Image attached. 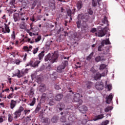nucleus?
I'll return each mask as SVG.
<instances>
[{"label":"nucleus","mask_w":125,"mask_h":125,"mask_svg":"<svg viewBox=\"0 0 125 125\" xmlns=\"http://www.w3.org/2000/svg\"><path fill=\"white\" fill-rule=\"evenodd\" d=\"M58 56V52H54V53L52 55L49 54L45 57V62L49 61L50 63H52V64L54 63V62H57Z\"/></svg>","instance_id":"1"},{"label":"nucleus","mask_w":125,"mask_h":125,"mask_svg":"<svg viewBox=\"0 0 125 125\" xmlns=\"http://www.w3.org/2000/svg\"><path fill=\"white\" fill-rule=\"evenodd\" d=\"M67 66H68V61H64L63 62H62V64L58 66L57 72L58 73H62V72H64V69H65Z\"/></svg>","instance_id":"2"},{"label":"nucleus","mask_w":125,"mask_h":125,"mask_svg":"<svg viewBox=\"0 0 125 125\" xmlns=\"http://www.w3.org/2000/svg\"><path fill=\"white\" fill-rule=\"evenodd\" d=\"M81 95L79 93L75 94L74 95V100L75 102H77V104H76V106H79V105H83V100L80 99Z\"/></svg>","instance_id":"3"},{"label":"nucleus","mask_w":125,"mask_h":125,"mask_svg":"<svg viewBox=\"0 0 125 125\" xmlns=\"http://www.w3.org/2000/svg\"><path fill=\"white\" fill-rule=\"evenodd\" d=\"M72 108H73V106L70 105L68 106L67 108L64 109L63 112H62L61 113V115H64V116H69V115H71L72 114Z\"/></svg>","instance_id":"4"},{"label":"nucleus","mask_w":125,"mask_h":125,"mask_svg":"<svg viewBox=\"0 0 125 125\" xmlns=\"http://www.w3.org/2000/svg\"><path fill=\"white\" fill-rule=\"evenodd\" d=\"M24 111V107L22 106H20L18 110H16L14 113L15 115L14 119H18L21 116V113Z\"/></svg>","instance_id":"5"},{"label":"nucleus","mask_w":125,"mask_h":125,"mask_svg":"<svg viewBox=\"0 0 125 125\" xmlns=\"http://www.w3.org/2000/svg\"><path fill=\"white\" fill-rule=\"evenodd\" d=\"M106 29L107 27H105L104 30H100L98 32L95 33V35L97 37H99L100 38H102V37H104L105 35H106Z\"/></svg>","instance_id":"6"},{"label":"nucleus","mask_w":125,"mask_h":125,"mask_svg":"<svg viewBox=\"0 0 125 125\" xmlns=\"http://www.w3.org/2000/svg\"><path fill=\"white\" fill-rule=\"evenodd\" d=\"M80 106L81 105H79V106L77 105V108H78V110L81 112V113H82V114H85V113H86L88 110L87 106L85 105Z\"/></svg>","instance_id":"7"},{"label":"nucleus","mask_w":125,"mask_h":125,"mask_svg":"<svg viewBox=\"0 0 125 125\" xmlns=\"http://www.w3.org/2000/svg\"><path fill=\"white\" fill-rule=\"evenodd\" d=\"M78 19H81L83 22H87L88 19H89V16L86 15H83V14H80L78 15Z\"/></svg>","instance_id":"8"},{"label":"nucleus","mask_w":125,"mask_h":125,"mask_svg":"<svg viewBox=\"0 0 125 125\" xmlns=\"http://www.w3.org/2000/svg\"><path fill=\"white\" fill-rule=\"evenodd\" d=\"M95 87L98 90H102L104 88V83L102 82H97Z\"/></svg>","instance_id":"9"},{"label":"nucleus","mask_w":125,"mask_h":125,"mask_svg":"<svg viewBox=\"0 0 125 125\" xmlns=\"http://www.w3.org/2000/svg\"><path fill=\"white\" fill-rule=\"evenodd\" d=\"M68 120H69L70 122L75 123V122H77V118L76 117V116H75V114L71 113L68 117Z\"/></svg>","instance_id":"10"},{"label":"nucleus","mask_w":125,"mask_h":125,"mask_svg":"<svg viewBox=\"0 0 125 125\" xmlns=\"http://www.w3.org/2000/svg\"><path fill=\"white\" fill-rule=\"evenodd\" d=\"M57 108L59 111H62L65 109V104L63 103H59L57 105Z\"/></svg>","instance_id":"11"},{"label":"nucleus","mask_w":125,"mask_h":125,"mask_svg":"<svg viewBox=\"0 0 125 125\" xmlns=\"http://www.w3.org/2000/svg\"><path fill=\"white\" fill-rule=\"evenodd\" d=\"M63 99V94L60 93V94H57L55 96V100L56 101H61L62 99Z\"/></svg>","instance_id":"12"},{"label":"nucleus","mask_w":125,"mask_h":125,"mask_svg":"<svg viewBox=\"0 0 125 125\" xmlns=\"http://www.w3.org/2000/svg\"><path fill=\"white\" fill-rule=\"evenodd\" d=\"M16 104H17V102H16V101H14V100H12L10 104L11 109H14L16 106Z\"/></svg>","instance_id":"13"},{"label":"nucleus","mask_w":125,"mask_h":125,"mask_svg":"<svg viewBox=\"0 0 125 125\" xmlns=\"http://www.w3.org/2000/svg\"><path fill=\"white\" fill-rule=\"evenodd\" d=\"M13 18L15 22L20 21V16L18 13H15L13 16Z\"/></svg>","instance_id":"14"},{"label":"nucleus","mask_w":125,"mask_h":125,"mask_svg":"<svg viewBox=\"0 0 125 125\" xmlns=\"http://www.w3.org/2000/svg\"><path fill=\"white\" fill-rule=\"evenodd\" d=\"M113 100V95L110 94L106 97V103L107 104H110Z\"/></svg>","instance_id":"15"},{"label":"nucleus","mask_w":125,"mask_h":125,"mask_svg":"<svg viewBox=\"0 0 125 125\" xmlns=\"http://www.w3.org/2000/svg\"><path fill=\"white\" fill-rule=\"evenodd\" d=\"M104 118V114H102L95 116V117L93 119V121L96 122V121H98V120H101Z\"/></svg>","instance_id":"16"},{"label":"nucleus","mask_w":125,"mask_h":125,"mask_svg":"<svg viewBox=\"0 0 125 125\" xmlns=\"http://www.w3.org/2000/svg\"><path fill=\"white\" fill-rule=\"evenodd\" d=\"M34 92H35V89L33 87H31L29 92H28V96H29L30 98H32V97L34 96Z\"/></svg>","instance_id":"17"},{"label":"nucleus","mask_w":125,"mask_h":125,"mask_svg":"<svg viewBox=\"0 0 125 125\" xmlns=\"http://www.w3.org/2000/svg\"><path fill=\"white\" fill-rule=\"evenodd\" d=\"M24 75H25V73L23 71H20V70H18V73L16 74V76L18 78H22V77H23Z\"/></svg>","instance_id":"18"},{"label":"nucleus","mask_w":125,"mask_h":125,"mask_svg":"<svg viewBox=\"0 0 125 125\" xmlns=\"http://www.w3.org/2000/svg\"><path fill=\"white\" fill-rule=\"evenodd\" d=\"M101 44H102L103 46H104V44H111L109 38L105 40H103L101 42Z\"/></svg>","instance_id":"19"},{"label":"nucleus","mask_w":125,"mask_h":125,"mask_svg":"<svg viewBox=\"0 0 125 125\" xmlns=\"http://www.w3.org/2000/svg\"><path fill=\"white\" fill-rule=\"evenodd\" d=\"M75 10H76V9H74V10H73V13H72V10H71V9H67L66 12H67L68 16H69V17H71L72 15L74 14V13L75 12Z\"/></svg>","instance_id":"20"},{"label":"nucleus","mask_w":125,"mask_h":125,"mask_svg":"<svg viewBox=\"0 0 125 125\" xmlns=\"http://www.w3.org/2000/svg\"><path fill=\"white\" fill-rule=\"evenodd\" d=\"M44 56V51H42V52L39 54L38 59L39 60H42Z\"/></svg>","instance_id":"21"},{"label":"nucleus","mask_w":125,"mask_h":125,"mask_svg":"<svg viewBox=\"0 0 125 125\" xmlns=\"http://www.w3.org/2000/svg\"><path fill=\"white\" fill-rule=\"evenodd\" d=\"M94 80L96 81H97V80H99L100 79H101V74H100L99 72H97L96 75L94 77Z\"/></svg>","instance_id":"22"},{"label":"nucleus","mask_w":125,"mask_h":125,"mask_svg":"<svg viewBox=\"0 0 125 125\" xmlns=\"http://www.w3.org/2000/svg\"><path fill=\"white\" fill-rule=\"evenodd\" d=\"M101 1V0H97V1H96V0H92V4L93 5V6L95 7L96 6V5H97V3H98L99 5L100 4L99 2Z\"/></svg>","instance_id":"23"},{"label":"nucleus","mask_w":125,"mask_h":125,"mask_svg":"<svg viewBox=\"0 0 125 125\" xmlns=\"http://www.w3.org/2000/svg\"><path fill=\"white\" fill-rule=\"evenodd\" d=\"M41 104H42L41 103H39L38 104L35 110V113H36V114H37V113L40 111V109H42Z\"/></svg>","instance_id":"24"},{"label":"nucleus","mask_w":125,"mask_h":125,"mask_svg":"<svg viewBox=\"0 0 125 125\" xmlns=\"http://www.w3.org/2000/svg\"><path fill=\"white\" fill-rule=\"evenodd\" d=\"M2 31L3 33L5 34L6 33H10V29H9V27L7 26H6L5 27V30L4 28H2Z\"/></svg>","instance_id":"25"},{"label":"nucleus","mask_w":125,"mask_h":125,"mask_svg":"<svg viewBox=\"0 0 125 125\" xmlns=\"http://www.w3.org/2000/svg\"><path fill=\"white\" fill-rule=\"evenodd\" d=\"M86 85L87 86V88H88V89H90V88L92 86V82L90 81H86Z\"/></svg>","instance_id":"26"},{"label":"nucleus","mask_w":125,"mask_h":125,"mask_svg":"<svg viewBox=\"0 0 125 125\" xmlns=\"http://www.w3.org/2000/svg\"><path fill=\"white\" fill-rule=\"evenodd\" d=\"M41 63V61H36L33 64H32V67L33 68H36V67H38L39 66V64Z\"/></svg>","instance_id":"27"},{"label":"nucleus","mask_w":125,"mask_h":125,"mask_svg":"<svg viewBox=\"0 0 125 125\" xmlns=\"http://www.w3.org/2000/svg\"><path fill=\"white\" fill-rule=\"evenodd\" d=\"M23 51H25V52H29V51H31V50L29 49V47L27 46H24L22 48Z\"/></svg>","instance_id":"28"},{"label":"nucleus","mask_w":125,"mask_h":125,"mask_svg":"<svg viewBox=\"0 0 125 125\" xmlns=\"http://www.w3.org/2000/svg\"><path fill=\"white\" fill-rule=\"evenodd\" d=\"M111 110H113V107L111 106H107L105 108L104 112H105V113H107V112L111 111Z\"/></svg>","instance_id":"29"},{"label":"nucleus","mask_w":125,"mask_h":125,"mask_svg":"<svg viewBox=\"0 0 125 125\" xmlns=\"http://www.w3.org/2000/svg\"><path fill=\"white\" fill-rule=\"evenodd\" d=\"M107 67V65L105 64H102L100 65L99 69L101 71H102L105 69Z\"/></svg>","instance_id":"30"},{"label":"nucleus","mask_w":125,"mask_h":125,"mask_svg":"<svg viewBox=\"0 0 125 125\" xmlns=\"http://www.w3.org/2000/svg\"><path fill=\"white\" fill-rule=\"evenodd\" d=\"M36 104V98H33L31 103L29 104L30 106H34Z\"/></svg>","instance_id":"31"},{"label":"nucleus","mask_w":125,"mask_h":125,"mask_svg":"<svg viewBox=\"0 0 125 125\" xmlns=\"http://www.w3.org/2000/svg\"><path fill=\"white\" fill-rule=\"evenodd\" d=\"M102 22V23H104V24H108V20L107 19V17H106V16H104Z\"/></svg>","instance_id":"32"},{"label":"nucleus","mask_w":125,"mask_h":125,"mask_svg":"<svg viewBox=\"0 0 125 125\" xmlns=\"http://www.w3.org/2000/svg\"><path fill=\"white\" fill-rule=\"evenodd\" d=\"M8 122L11 123L12 121H13V117L11 114H8Z\"/></svg>","instance_id":"33"},{"label":"nucleus","mask_w":125,"mask_h":125,"mask_svg":"<svg viewBox=\"0 0 125 125\" xmlns=\"http://www.w3.org/2000/svg\"><path fill=\"white\" fill-rule=\"evenodd\" d=\"M77 8L80 10L82 8L83 5H82V2H78L77 4Z\"/></svg>","instance_id":"34"},{"label":"nucleus","mask_w":125,"mask_h":125,"mask_svg":"<svg viewBox=\"0 0 125 125\" xmlns=\"http://www.w3.org/2000/svg\"><path fill=\"white\" fill-rule=\"evenodd\" d=\"M93 56V52L91 53L87 57L86 60H88V61H89L91 58H92V57Z\"/></svg>","instance_id":"35"},{"label":"nucleus","mask_w":125,"mask_h":125,"mask_svg":"<svg viewBox=\"0 0 125 125\" xmlns=\"http://www.w3.org/2000/svg\"><path fill=\"white\" fill-rule=\"evenodd\" d=\"M31 30H33V31H35V28L37 27V26L34 25V23L32 22L30 24Z\"/></svg>","instance_id":"36"},{"label":"nucleus","mask_w":125,"mask_h":125,"mask_svg":"<svg viewBox=\"0 0 125 125\" xmlns=\"http://www.w3.org/2000/svg\"><path fill=\"white\" fill-rule=\"evenodd\" d=\"M82 23V21L80 20V19H78V21L76 22L77 27L80 29L81 28V24Z\"/></svg>","instance_id":"37"},{"label":"nucleus","mask_w":125,"mask_h":125,"mask_svg":"<svg viewBox=\"0 0 125 125\" xmlns=\"http://www.w3.org/2000/svg\"><path fill=\"white\" fill-rule=\"evenodd\" d=\"M46 98V94L43 93L42 96L41 100L42 101H44Z\"/></svg>","instance_id":"38"},{"label":"nucleus","mask_w":125,"mask_h":125,"mask_svg":"<svg viewBox=\"0 0 125 125\" xmlns=\"http://www.w3.org/2000/svg\"><path fill=\"white\" fill-rule=\"evenodd\" d=\"M30 112H31V110L30 109H26L24 110L23 113L25 116H27L28 114H30Z\"/></svg>","instance_id":"39"},{"label":"nucleus","mask_w":125,"mask_h":125,"mask_svg":"<svg viewBox=\"0 0 125 125\" xmlns=\"http://www.w3.org/2000/svg\"><path fill=\"white\" fill-rule=\"evenodd\" d=\"M60 121L62 123H66V117L65 116H62L60 119Z\"/></svg>","instance_id":"40"},{"label":"nucleus","mask_w":125,"mask_h":125,"mask_svg":"<svg viewBox=\"0 0 125 125\" xmlns=\"http://www.w3.org/2000/svg\"><path fill=\"white\" fill-rule=\"evenodd\" d=\"M38 51H39V47L35 48L33 50V54H37Z\"/></svg>","instance_id":"41"},{"label":"nucleus","mask_w":125,"mask_h":125,"mask_svg":"<svg viewBox=\"0 0 125 125\" xmlns=\"http://www.w3.org/2000/svg\"><path fill=\"white\" fill-rule=\"evenodd\" d=\"M20 28L22 30H25L26 26H25V23L21 24L20 25Z\"/></svg>","instance_id":"42"},{"label":"nucleus","mask_w":125,"mask_h":125,"mask_svg":"<svg viewBox=\"0 0 125 125\" xmlns=\"http://www.w3.org/2000/svg\"><path fill=\"white\" fill-rule=\"evenodd\" d=\"M41 39H42V37L41 36H38L37 39H35L36 42H40V41H41Z\"/></svg>","instance_id":"43"},{"label":"nucleus","mask_w":125,"mask_h":125,"mask_svg":"<svg viewBox=\"0 0 125 125\" xmlns=\"http://www.w3.org/2000/svg\"><path fill=\"white\" fill-rule=\"evenodd\" d=\"M83 28L84 30L85 31V32H88V25H83Z\"/></svg>","instance_id":"44"},{"label":"nucleus","mask_w":125,"mask_h":125,"mask_svg":"<svg viewBox=\"0 0 125 125\" xmlns=\"http://www.w3.org/2000/svg\"><path fill=\"white\" fill-rule=\"evenodd\" d=\"M87 12L88 13H89V14H90V15H92V14H93V11H92L91 8L88 9L87 10Z\"/></svg>","instance_id":"45"},{"label":"nucleus","mask_w":125,"mask_h":125,"mask_svg":"<svg viewBox=\"0 0 125 125\" xmlns=\"http://www.w3.org/2000/svg\"><path fill=\"white\" fill-rule=\"evenodd\" d=\"M3 118H5V116L3 115L0 117V124L3 123Z\"/></svg>","instance_id":"46"},{"label":"nucleus","mask_w":125,"mask_h":125,"mask_svg":"<svg viewBox=\"0 0 125 125\" xmlns=\"http://www.w3.org/2000/svg\"><path fill=\"white\" fill-rule=\"evenodd\" d=\"M110 123V121L109 120H106L104 122L102 123V125H107L108 124Z\"/></svg>","instance_id":"47"},{"label":"nucleus","mask_w":125,"mask_h":125,"mask_svg":"<svg viewBox=\"0 0 125 125\" xmlns=\"http://www.w3.org/2000/svg\"><path fill=\"white\" fill-rule=\"evenodd\" d=\"M103 46H104L102 45V44H101V45L99 46L98 48V51H102V47H103Z\"/></svg>","instance_id":"48"},{"label":"nucleus","mask_w":125,"mask_h":125,"mask_svg":"<svg viewBox=\"0 0 125 125\" xmlns=\"http://www.w3.org/2000/svg\"><path fill=\"white\" fill-rule=\"evenodd\" d=\"M95 60L96 61V62H99V61H100L101 60V57L100 56H98V57H97L96 58H95Z\"/></svg>","instance_id":"49"},{"label":"nucleus","mask_w":125,"mask_h":125,"mask_svg":"<svg viewBox=\"0 0 125 125\" xmlns=\"http://www.w3.org/2000/svg\"><path fill=\"white\" fill-rule=\"evenodd\" d=\"M49 104L51 106H52V105H54V102L53 101V100H50V102H49Z\"/></svg>","instance_id":"50"},{"label":"nucleus","mask_w":125,"mask_h":125,"mask_svg":"<svg viewBox=\"0 0 125 125\" xmlns=\"http://www.w3.org/2000/svg\"><path fill=\"white\" fill-rule=\"evenodd\" d=\"M11 38L12 40H15V31H13V34L12 35Z\"/></svg>","instance_id":"51"},{"label":"nucleus","mask_w":125,"mask_h":125,"mask_svg":"<svg viewBox=\"0 0 125 125\" xmlns=\"http://www.w3.org/2000/svg\"><path fill=\"white\" fill-rule=\"evenodd\" d=\"M26 66H30V67H33V62L30 61V62L26 64Z\"/></svg>","instance_id":"52"},{"label":"nucleus","mask_w":125,"mask_h":125,"mask_svg":"<svg viewBox=\"0 0 125 125\" xmlns=\"http://www.w3.org/2000/svg\"><path fill=\"white\" fill-rule=\"evenodd\" d=\"M16 0H11V1L10 2V4H11V5H14V4H15V1Z\"/></svg>","instance_id":"53"},{"label":"nucleus","mask_w":125,"mask_h":125,"mask_svg":"<svg viewBox=\"0 0 125 125\" xmlns=\"http://www.w3.org/2000/svg\"><path fill=\"white\" fill-rule=\"evenodd\" d=\"M15 63H16V65H19V64H20V63H21V61L19 60H16Z\"/></svg>","instance_id":"54"},{"label":"nucleus","mask_w":125,"mask_h":125,"mask_svg":"<svg viewBox=\"0 0 125 125\" xmlns=\"http://www.w3.org/2000/svg\"><path fill=\"white\" fill-rule=\"evenodd\" d=\"M31 118H32V116H31L26 117V121L27 122H30V121H32V119H31Z\"/></svg>","instance_id":"55"},{"label":"nucleus","mask_w":125,"mask_h":125,"mask_svg":"<svg viewBox=\"0 0 125 125\" xmlns=\"http://www.w3.org/2000/svg\"><path fill=\"white\" fill-rule=\"evenodd\" d=\"M55 88L57 90H59L61 88H60V86L59 85L56 84L55 85Z\"/></svg>","instance_id":"56"},{"label":"nucleus","mask_w":125,"mask_h":125,"mask_svg":"<svg viewBox=\"0 0 125 125\" xmlns=\"http://www.w3.org/2000/svg\"><path fill=\"white\" fill-rule=\"evenodd\" d=\"M107 88H108L109 91H110V90H111L112 89V85H111V84L107 85Z\"/></svg>","instance_id":"57"},{"label":"nucleus","mask_w":125,"mask_h":125,"mask_svg":"<svg viewBox=\"0 0 125 125\" xmlns=\"http://www.w3.org/2000/svg\"><path fill=\"white\" fill-rule=\"evenodd\" d=\"M91 33H95L96 32V28H92L91 30H90Z\"/></svg>","instance_id":"58"},{"label":"nucleus","mask_w":125,"mask_h":125,"mask_svg":"<svg viewBox=\"0 0 125 125\" xmlns=\"http://www.w3.org/2000/svg\"><path fill=\"white\" fill-rule=\"evenodd\" d=\"M52 123H57V120L56 119H55V118L54 117H53L52 119Z\"/></svg>","instance_id":"59"},{"label":"nucleus","mask_w":125,"mask_h":125,"mask_svg":"<svg viewBox=\"0 0 125 125\" xmlns=\"http://www.w3.org/2000/svg\"><path fill=\"white\" fill-rule=\"evenodd\" d=\"M30 20L32 22H35V16L34 15H33L32 16V17L30 18Z\"/></svg>","instance_id":"60"},{"label":"nucleus","mask_w":125,"mask_h":125,"mask_svg":"<svg viewBox=\"0 0 125 125\" xmlns=\"http://www.w3.org/2000/svg\"><path fill=\"white\" fill-rule=\"evenodd\" d=\"M91 72H92V73H96V70L95 69H94V68L92 67L91 70H90Z\"/></svg>","instance_id":"61"},{"label":"nucleus","mask_w":125,"mask_h":125,"mask_svg":"<svg viewBox=\"0 0 125 125\" xmlns=\"http://www.w3.org/2000/svg\"><path fill=\"white\" fill-rule=\"evenodd\" d=\"M31 79L32 80H34L36 78V74H32L31 75Z\"/></svg>","instance_id":"62"},{"label":"nucleus","mask_w":125,"mask_h":125,"mask_svg":"<svg viewBox=\"0 0 125 125\" xmlns=\"http://www.w3.org/2000/svg\"><path fill=\"white\" fill-rule=\"evenodd\" d=\"M37 81H38V82H42V79L41 77V76H39L37 77Z\"/></svg>","instance_id":"63"},{"label":"nucleus","mask_w":125,"mask_h":125,"mask_svg":"<svg viewBox=\"0 0 125 125\" xmlns=\"http://www.w3.org/2000/svg\"><path fill=\"white\" fill-rule=\"evenodd\" d=\"M7 98H8V99H10L11 98H13V96H12L10 93L9 95L7 97Z\"/></svg>","instance_id":"64"}]
</instances>
